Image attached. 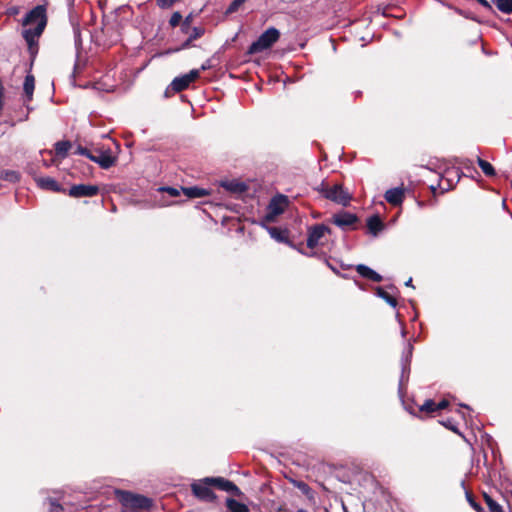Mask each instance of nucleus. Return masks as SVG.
Segmentation results:
<instances>
[{
	"mask_svg": "<svg viewBox=\"0 0 512 512\" xmlns=\"http://www.w3.org/2000/svg\"><path fill=\"white\" fill-rule=\"evenodd\" d=\"M331 230L324 224H316L308 228L307 231V246L311 249L324 245V239Z\"/></svg>",
	"mask_w": 512,
	"mask_h": 512,
	"instance_id": "423d86ee",
	"label": "nucleus"
},
{
	"mask_svg": "<svg viewBox=\"0 0 512 512\" xmlns=\"http://www.w3.org/2000/svg\"><path fill=\"white\" fill-rule=\"evenodd\" d=\"M412 350H413V347H412V345L409 343V344L407 345L405 355H404V357H403V359H402V366H403V368H402V369H403V370H402V375H403V374H404V372H405L406 366H407V365H409V362H410L409 358H410V357H411V355H412Z\"/></svg>",
	"mask_w": 512,
	"mask_h": 512,
	"instance_id": "cd10ccee",
	"label": "nucleus"
},
{
	"mask_svg": "<svg viewBox=\"0 0 512 512\" xmlns=\"http://www.w3.org/2000/svg\"><path fill=\"white\" fill-rule=\"evenodd\" d=\"M0 179L10 183H17L21 179V174L16 170H1Z\"/></svg>",
	"mask_w": 512,
	"mask_h": 512,
	"instance_id": "aec40b11",
	"label": "nucleus"
},
{
	"mask_svg": "<svg viewBox=\"0 0 512 512\" xmlns=\"http://www.w3.org/2000/svg\"><path fill=\"white\" fill-rule=\"evenodd\" d=\"M319 191L322 195L333 202L341 204L343 206H347L351 200V196L347 191H345L340 184H334L329 186L327 184L322 183Z\"/></svg>",
	"mask_w": 512,
	"mask_h": 512,
	"instance_id": "20e7f679",
	"label": "nucleus"
},
{
	"mask_svg": "<svg viewBox=\"0 0 512 512\" xmlns=\"http://www.w3.org/2000/svg\"><path fill=\"white\" fill-rule=\"evenodd\" d=\"M192 21V12H190L186 18H185V21L183 22L182 24V30H187L188 29V26H189V23Z\"/></svg>",
	"mask_w": 512,
	"mask_h": 512,
	"instance_id": "e433bc0d",
	"label": "nucleus"
},
{
	"mask_svg": "<svg viewBox=\"0 0 512 512\" xmlns=\"http://www.w3.org/2000/svg\"><path fill=\"white\" fill-rule=\"evenodd\" d=\"M192 84V70L187 72L186 74L176 77L172 80L170 85L165 89L164 97L170 98L174 96L176 93H180Z\"/></svg>",
	"mask_w": 512,
	"mask_h": 512,
	"instance_id": "0eeeda50",
	"label": "nucleus"
},
{
	"mask_svg": "<svg viewBox=\"0 0 512 512\" xmlns=\"http://www.w3.org/2000/svg\"><path fill=\"white\" fill-rule=\"evenodd\" d=\"M484 500L492 512H503V508L491 496L484 493Z\"/></svg>",
	"mask_w": 512,
	"mask_h": 512,
	"instance_id": "b1692460",
	"label": "nucleus"
},
{
	"mask_svg": "<svg viewBox=\"0 0 512 512\" xmlns=\"http://www.w3.org/2000/svg\"><path fill=\"white\" fill-rule=\"evenodd\" d=\"M384 197L391 205H400L404 200V189L400 187L389 189L385 192Z\"/></svg>",
	"mask_w": 512,
	"mask_h": 512,
	"instance_id": "2eb2a0df",
	"label": "nucleus"
},
{
	"mask_svg": "<svg viewBox=\"0 0 512 512\" xmlns=\"http://www.w3.org/2000/svg\"><path fill=\"white\" fill-rule=\"evenodd\" d=\"M145 509H128V510H122V512H144Z\"/></svg>",
	"mask_w": 512,
	"mask_h": 512,
	"instance_id": "49530a36",
	"label": "nucleus"
},
{
	"mask_svg": "<svg viewBox=\"0 0 512 512\" xmlns=\"http://www.w3.org/2000/svg\"><path fill=\"white\" fill-rule=\"evenodd\" d=\"M448 427V425H446ZM449 428L454 431V432H457V429L453 426V425H450Z\"/></svg>",
	"mask_w": 512,
	"mask_h": 512,
	"instance_id": "603ef678",
	"label": "nucleus"
},
{
	"mask_svg": "<svg viewBox=\"0 0 512 512\" xmlns=\"http://www.w3.org/2000/svg\"><path fill=\"white\" fill-rule=\"evenodd\" d=\"M420 411L426 413L435 412L437 411V405L433 400L428 399L420 406Z\"/></svg>",
	"mask_w": 512,
	"mask_h": 512,
	"instance_id": "a878e982",
	"label": "nucleus"
},
{
	"mask_svg": "<svg viewBox=\"0 0 512 512\" xmlns=\"http://www.w3.org/2000/svg\"><path fill=\"white\" fill-rule=\"evenodd\" d=\"M478 3H480L485 8H491V5L487 0H476Z\"/></svg>",
	"mask_w": 512,
	"mask_h": 512,
	"instance_id": "37998d69",
	"label": "nucleus"
},
{
	"mask_svg": "<svg viewBox=\"0 0 512 512\" xmlns=\"http://www.w3.org/2000/svg\"><path fill=\"white\" fill-rule=\"evenodd\" d=\"M48 504H49V508H48L49 512H63L64 511L63 506L54 498H49Z\"/></svg>",
	"mask_w": 512,
	"mask_h": 512,
	"instance_id": "bb28decb",
	"label": "nucleus"
},
{
	"mask_svg": "<svg viewBox=\"0 0 512 512\" xmlns=\"http://www.w3.org/2000/svg\"><path fill=\"white\" fill-rule=\"evenodd\" d=\"M211 486H213V483L208 481L207 478L194 482V496L206 502L214 501L216 496Z\"/></svg>",
	"mask_w": 512,
	"mask_h": 512,
	"instance_id": "6e6552de",
	"label": "nucleus"
},
{
	"mask_svg": "<svg viewBox=\"0 0 512 512\" xmlns=\"http://www.w3.org/2000/svg\"><path fill=\"white\" fill-rule=\"evenodd\" d=\"M223 186L231 191V192H234V193H242L246 190V185L244 183H241V182H237V181H230V182H226L223 184Z\"/></svg>",
	"mask_w": 512,
	"mask_h": 512,
	"instance_id": "412c9836",
	"label": "nucleus"
},
{
	"mask_svg": "<svg viewBox=\"0 0 512 512\" xmlns=\"http://www.w3.org/2000/svg\"><path fill=\"white\" fill-rule=\"evenodd\" d=\"M161 190L169 193V195L172 197H177L180 195L179 190L176 188H173V187H164V188H161Z\"/></svg>",
	"mask_w": 512,
	"mask_h": 512,
	"instance_id": "f704fd0d",
	"label": "nucleus"
},
{
	"mask_svg": "<svg viewBox=\"0 0 512 512\" xmlns=\"http://www.w3.org/2000/svg\"><path fill=\"white\" fill-rule=\"evenodd\" d=\"M367 227L370 233L376 236L383 229V223L379 216L374 215L368 218Z\"/></svg>",
	"mask_w": 512,
	"mask_h": 512,
	"instance_id": "a211bd4d",
	"label": "nucleus"
},
{
	"mask_svg": "<svg viewBox=\"0 0 512 512\" xmlns=\"http://www.w3.org/2000/svg\"><path fill=\"white\" fill-rule=\"evenodd\" d=\"M115 495L119 503L122 505V510L128 509H145L149 511L153 506L152 499L125 490H116Z\"/></svg>",
	"mask_w": 512,
	"mask_h": 512,
	"instance_id": "f257e3e1",
	"label": "nucleus"
},
{
	"mask_svg": "<svg viewBox=\"0 0 512 512\" xmlns=\"http://www.w3.org/2000/svg\"><path fill=\"white\" fill-rule=\"evenodd\" d=\"M332 222L343 230L355 229L358 217L353 213L341 211L333 215Z\"/></svg>",
	"mask_w": 512,
	"mask_h": 512,
	"instance_id": "9d476101",
	"label": "nucleus"
},
{
	"mask_svg": "<svg viewBox=\"0 0 512 512\" xmlns=\"http://www.w3.org/2000/svg\"><path fill=\"white\" fill-rule=\"evenodd\" d=\"M37 184L45 190L66 193V190L61 188L60 184L52 177H41L37 179Z\"/></svg>",
	"mask_w": 512,
	"mask_h": 512,
	"instance_id": "4468645a",
	"label": "nucleus"
},
{
	"mask_svg": "<svg viewBox=\"0 0 512 512\" xmlns=\"http://www.w3.org/2000/svg\"><path fill=\"white\" fill-rule=\"evenodd\" d=\"M203 34V31L201 29L194 27V39L200 37Z\"/></svg>",
	"mask_w": 512,
	"mask_h": 512,
	"instance_id": "c03bdc74",
	"label": "nucleus"
},
{
	"mask_svg": "<svg viewBox=\"0 0 512 512\" xmlns=\"http://www.w3.org/2000/svg\"><path fill=\"white\" fill-rule=\"evenodd\" d=\"M191 43H192V34L188 36V38L183 43L182 47L183 48L189 47Z\"/></svg>",
	"mask_w": 512,
	"mask_h": 512,
	"instance_id": "79ce46f5",
	"label": "nucleus"
},
{
	"mask_svg": "<svg viewBox=\"0 0 512 512\" xmlns=\"http://www.w3.org/2000/svg\"><path fill=\"white\" fill-rule=\"evenodd\" d=\"M99 191L98 185L76 184L70 187L67 194L72 198L94 197Z\"/></svg>",
	"mask_w": 512,
	"mask_h": 512,
	"instance_id": "1a4fd4ad",
	"label": "nucleus"
},
{
	"mask_svg": "<svg viewBox=\"0 0 512 512\" xmlns=\"http://www.w3.org/2000/svg\"><path fill=\"white\" fill-rule=\"evenodd\" d=\"M369 280H372L374 282H380L382 280V276L378 274L376 271L372 270Z\"/></svg>",
	"mask_w": 512,
	"mask_h": 512,
	"instance_id": "c9c22d12",
	"label": "nucleus"
},
{
	"mask_svg": "<svg viewBox=\"0 0 512 512\" xmlns=\"http://www.w3.org/2000/svg\"><path fill=\"white\" fill-rule=\"evenodd\" d=\"M406 286H412V279L410 278L408 281L405 282Z\"/></svg>",
	"mask_w": 512,
	"mask_h": 512,
	"instance_id": "8fccbe9b",
	"label": "nucleus"
},
{
	"mask_svg": "<svg viewBox=\"0 0 512 512\" xmlns=\"http://www.w3.org/2000/svg\"><path fill=\"white\" fill-rule=\"evenodd\" d=\"M205 195V190L201 188L194 187V198L202 197Z\"/></svg>",
	"mask_w": 512,
	"mask_h": 512,
	"instance_id": "4c0bfd02",
	"label": "nucleus"
},
{
	"mask_svg": "<svg viewBox=\"0 0 512 512\" xmlns=\"http://www.w3.org/2000/svg\"><path fill=\"white\" fill-rule=\"evenodd\" d=\"M280 37V33L276 28H269L265 32H263L258 39L253 42L248 52L250 54H256L262 52L264 50L269 49Z\"/></svg>",
	"mask_w": 512,
	"mask_h": 512,
	"instance_id": "7ed1b4c3",
	"label": "nucleus"
},
{
	"mask_svg": "<svg viewBox=\"0 0 512 512\" xmlns=\"http://www.w3.org/2000/svg\"><path fill=\"white\" fill-rule=\"evenodd\" d=\"M89 159L97 163L102 169L111 168L117 161V157L112 155L110 147H106L105 145H101L92 150Z\"/></svg>",
	"mask_w": 512,
	"mask_h": 512,
	"instance_id": "39448f33",
	"label": "nucleus"
},
{
	"mask_svg": "<svg viewBox=\"0 0 512 512\" xmlns=\"http://www.w3.org/2000/svg\"><path fill=\"white\" fill-rule=\"evenodd\" d=\"M287 205V198L283 195L272 198L268 205V213L270 216H277L284 212Z\"/></svg>",
	"mask_w": 512,
	"mask_h": 512,
	"instance_id": "9b49d317",
	"label": "nucleus"
},
{
	"mask_svg": "<svg viewBox=\"0 0 512 512\" xmlns=\"http://www.w3.org/2000/svg\"><path fill=\"white\" fill-rule=\"evenodd\" d=\"M182 21V15L180 12H174L169 20V24L172 26V27H176L180 24V22Z\"/></svg>",
	"mask_w": 512,
	"mask_h": 512,
	"instance_id": "c756f323",
	"label": "nucleus"
},
{
	"mask_svg": "<svg viewBox=\"0 0 512 512\" xmlns=\"http://www.w3.org/2000/svg\"><path fill=\"white\" fill-rule=\"evenodd\" d=\"M211 67V61L207 60L205 64L201 66V70H206Z\"/></svg>",
	"mask_w": 512,
	"mask_h": 512,
	"instance_id": "a18cd8bd",
	"label": "nucleus"
},
{
	"mask_svg": "<svg viewBox=\"0 0 512 512\" xmlns=\"http://www.w3.org/2000/svg\"><path fill=\"white\" fill-rule=\"evenodd\" d=\"M198 74H199V70L194 69V72H193L194 80L198 77Z\"/></svg>",
	"mask_w": 512,
	"mask_h": 512,
	"instance_id": "09e8293b",
	"label": "nucleus"
},
{
	"mask_svg": "<svg viewBox=\"0 0 512 512\" xmlns=\"http://www.w3.org/2000/svg\"><path fill=\"white\" fill-rule=\"evenodd\" d=\"M182 190L188 198H192V187H185Z\"/></svg>",
	"mask_w": 512,
	"mask_h": 512,
	"instance_id": "a19ab883",
	"label": "nucleus"
},
{
	"mask_svg": "<svg viewBox=\"0 0 512 512\" xmlns=\"http://www.w3.org/2000/svg\"><path fill=\"white\" fill-rule=\"evenodd\" d=\"M448 404H449V402L447 400L440 401L438 404H436L437 405V411L445 409L448 406Z\"/></svg>",
	"mask_w": 512,
	"mask_h": 512,
	"instance_id": "ea45409f",
	"label": "nucleus"
},
{
	"mask_svg": "<svg viewBox=\"0 0 512 512\" xmlns=\"http://www.w3.org/2000/svg\"><path fill=\"white\" fill-rule=\"evenodd\" d=\"M41 35L34 34V31L32 28L25 29L23 31V37L28 45V50L31 56L34 58L36 54L38 53V41L37 38H39Z\"/></svg>",
	"mask_w": 512,
	"mask_h": 512,
	"instance_id": "ddd939ff",
	"label": "nucleus"
},
{
	"mask_svg": "<svg viewBox=\"0 0 512 512\" xmlns=\"http://www.w3.org/2000/svg\"><path fill=\"white\" fill-rule=\"evenodd\" d=\"M477 163L486 176L492 177L495 175V169L489 162L478 157Z\"/></svg>",
	"mask_w": 512,
	"mask_h": 512,
	"instance_id": "4be33fe9",
	"label": "nucleus"
},
{
	"mask_svg": "<svg viewBox=\"0 0 512 512\" xmlns=\"http://www.w3.org/2000/svg\"><path fill=\"white\" fill-rule=\"evenodd\" d=\"M181 99H182V101L190 103V101L184 95H181Z\"/></svg>",
	"mask_w": 512,
	"mask_h": 512,
	"instance_id": "3c124183",
	"label": "nucleus"
},
{
	"mask_svg": "<svg viewBox=\"0 0 512 512\" xmlns=\"http://www.w3.org/2000/svg\"><path fill=\"white\" fill-rule=\"evenodd\" d=\"M270 235H271L272 238L276 239L277 241H283L284 240L281 232L277 228H271L270 229Z\"/></svg>",
	"mask_w": 512,
	"mask_h": 512,
	"instance_id": "72a5a7b5",
	"label": "nucleus"
},
{
	"mask_svg": "<svg viewBox=\"0 0 512 512\" xmlns=\"http://www.w3.org/2000/svg\"><path fill=\"white\" fill-rule=\"evenodd\" d=\"M377 295L379 297H381L382 299H384L389 305H391L392 307H396L397 306V300L395 297L391 296L388 292H386L385 290H383L382 288H378L377 289Z\"/></svg>",
	"mask_w": 512,
	"mask_h": 512,
	"instance_id": "393cba45",
	"label": "nucleus"
},
{
	"mask_svg": "<svg viewBox=\"0 0 512 512\" xmlns=\"http://www.w3.org/2000/svg\"><path fill=\"white\" fill-rule=\"evenodd\" d=\"M10 14H11V15H16V14H18V8H16V7L11 8V9H10Z\"/></svg>",
	"mask_w": 512,
	"mask_h": 512,
	"instance_id": "de8ad7c7",
	"label": "nucleus"
},
{
	"mask_svg": "<svg viewBox=\"0 0 512 512\" xmlns=\"http://www.w3.org/2000/svg\"><path fill=\"white\" fill-rule=\"evenodd\" d=\"M357 272L364 278L369 279L372 269L364 264H359L356 267Z\"/></svg>",
	"mask_w": 512,
	"mask_h": 512,
	"instance_id": "c85d7f7f",
	"label": "nucleus"
},
{
	"mask_svg": "<svg viewBox=\"0 0 512 512\" xmlns=\"http://www.w3.org/2000/svg\"><path fill=\"white\" fill-rule=\"evenodd\" d=\"M226 506L230 512H249V508L246 504L233 498H228L226 500Z\"/></svg>",
	"mask_w": 512,
	"mask_h": 512,
	"instance_id": "6ab92c4d",
	"label": "nucleus"
},
{
	"mask_svg": "<svg viewBox=\"0 0 512 512\" xmlns=\"http://www.w3.org/2000/svg\"><path fill=\"white\" fill-rule=\"evenodd\" d=\"M493 3L503 13L510 14L512 12V0H493Z\"/></svg>",
	"mask_w": 512,
	"mask_h": 512,
	"instance_id": "5701e85b",
	"label": "nucleus"
},
{
	"mask_svg": "<svg viewBox=\"0 0 512 512\" xmlns=\"http://www.w3.org/2000/svg\"><path fill=\"white\" fill-rule=\"evenodd\" d=\"M72 144L68 140L58 141L54 145L55 154L57 157L64 159L68 156V152L71 149Z\"/></svg>",
	"mask_w": 512,
	"mask_h": 512,
	"instance_id": "f3484780",
	"label": "nucleus"
},
{
	"mask_svg": "<svg viewBox=\"0 0 512 512\" xmlns=\"http://www.w3.org/2000/svg\"><path fill=\"white\" fill-rule=\"evenodd\" d=\"M208 481L213 483V486L217 487L220 490L233 493L235 495H240L241 491L239 488L231 481L225 480L223 478H207Z\"/></svg>",
	"mask_w": 512,
	"mask_h": 512,
	"instance_id": "f8f14e48",
	"label": "nucleus"
},
{
	"mask_svg": "<svg viewBox=\"0 0 512 512\" xmlns=\"http://www.w3.org/2000/svg\"><path fill=\"white\" fill-rule=\"evenodd\" d=\"M244 1H245V0H235V1L230 5V7H229L228 11H229V12L234 11V10L237 8V6H238L239 4H241V3H243Z\"/></svg>",
	"mask_w": 512,
	"mask_h": 512,
	"instance_id": "58836bf2",
	"label": "nucleus"
},
{
	"mask_svg": "<svg viewBox=\"0 0 512 512\" xmlns=\"http://www.w3.org/2000/svg\"><path fill=\"white\" fill-rule=\"evenodd\" d=\"M35 89V77L32 74H27L23 83L24 102H31L33 99V92Z\"/></svg>",
	"mask_w": 512,
	"mask_h": 512,
	"instance_id": "dca6fc26",
	"label": "nucleus"
},
{
	"mask_svg": "<svg viewBox=\"0 0 512 512\" xmlns=\"http://www.w3.org/2000/svg\"><path fill=\"white\" fill-rule=\"evenodd\" d=\"M295 486L304 494H308L310 492V487L303 481L295 482Z\"/></svg>",
	"mask_w": 512,
	"mask_h": 512,
	"instance_id": "473e14b6",
	"label": "nucleus"
},
{
	"mask_svg": "<svg viewBox=\"0 0 512 512\" xmlns=\"http://www.w3.org/2000/svg\"><path fill=\"white\" fill-rule=\"evenodd\" d=\"M467 500L469 502V504L471 505V507L473 509H475L477 512H484L483 508L474 501V499L472 498V496L470 494H467Z\"/></svg>",
	"mask_w": 512,
	"mask_h": 512,
	"instance_id": "2f4dec72",
	"label": "nucleus"
},
{
	"mask_svg": "<svg viewBox=\"0 0 512 512\" xmlns=\"http://www.w3.org/2000/svg\"><path fill=\"white\" fill-rule=\"evenodd\" d=\"M47 21L48 19L45 6L37 5L26 14L22 24L23 26L36 25L35 28H32L34 34L42 35L47 25Z\"/></svg>",
	"mask_w": 512,
	"mask_h": 512,
	"instance_id": "f03ea898",
	"label": "nucleus"
},
{
	"mask_svg": "<svg viewBox=\"0 0 512 512\" xmlns=\"http://www.w3.org/2000/svg\"><path fill=\"white\" fill-rule=\"evenodd\" d=\"M74 153L83 155V156H86L87 158H89V155L92 154V150H89L88 148L79 145Z\"/></svg>",
	"mask_w": 512,
	"mask_h": 512,
	"instance_id": "7c9ffc66",
	"label": "nucleus"
}]
</instances>
